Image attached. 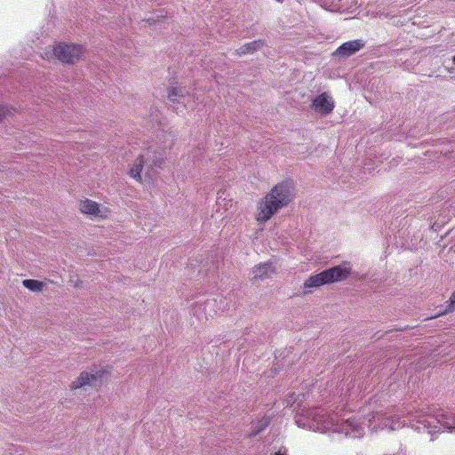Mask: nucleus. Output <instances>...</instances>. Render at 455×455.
Listing matches in <instances>:
<instances>
[{
    "label": "nucleus",
    "instance_id": "1",
    "mask_svg": "<svg viewBox=\"0 0 455 455\" xmlns=\"http://www.w3.org/2000/svg\"><path fill=\"white\" fill-rule=\"evenodd\" d=\"M296 188L292 179L276 183L257 204L256 220L264 224L295 198Z\"/></svg>",
    "mask_w": 455,
    "mask_h": 455
},
{
    "label": "nucleus",
    "instance_id": "2",
    "mask_svg": "<svg viewBox=\"0 0 455 455\" xmlns=\"http://www.w3.org/2000/svg\"><path fill=\"white\" fill-rule=\"evenodd\" d=\"M364 421L355 416L339 421L332 416L322 415L314 419L311 427L319 433L333 432L344 434L349 438H362L364 435Z\"/></svg>",
    "mask_w": 455,
    "mask_h": 455
},
{
    "label": "nucleus",
    "instance_id": "3",
    "mask_svg": "<svg viewBox=\"0 0 455 455\" xmlns=\"http://www.w3.org/2000/svg\"><path fill=\"white\" fill-rule=\"evenodd\" d=\"M352 272L349 261L328 267L318 274L310 275L304 283L307 289L318 288L324 284H331L346 280Z\"/></svg>",
    "mask_w": 455,
    "mask_h": 455
},
{
    "label": "nucleus",
    "instance_id": "4",
    "mask_svg": "<svg viewBox=\"0 0 455 455\" xmlns=\"http://www.w3.org/2000/svg\"><path fill=\"white\" fill-rule=\"evenodd\" d=\"M188 96V91L185 86L178 83L169 85L166 89L167 101L165 102L168 109L178 115L183 114L186 110Z\"/></svg>",
    "mask_w": 455,
    "mask_h": 455
},
{
    "label": "nucleus",
    "instance_id": "5",
    "mask_svg": "<svg viewBox=\"0 0 455 455\" xmlns=\"http://www.w3.org/2000/svg\"><path fill=\"white\" fill-rule=\"evenodd\" d=\"M85 50L79 44L59 43L53 46V54L63 64H74L84 57Z\"/></svg>",
    "mask_w": 455,
    "mask_h": 455
},
{
    "label": "nucleus",
    "instance_id": "6",
    "mask_svg": "<svg viewBox=\"0 0 455 455\" xmlns=\"http://www.w3.org/2000/svg\"><path fill=\"white\" fill-rule=\"evenodd\" d=\"M365 46V41L363 39H354L341 44L335 51L331 52V59L340 63L342 60L355 55Z\"/></svg>",
    "mask_w": 455,
    "mask_h": 455
},
{
    "label": "nucleus",
    "instance_id": "7",
    "mask_svg": "<svg viewBox=\"0 0 455 455\" xmlns=\"http://www.w3.org/2000/svg\"><path fill=\"white\" fill-rule=\"evenodd\" d=\"M310 108L322 116L331 114L335 108V101L329 92H323L314 97Z\"/></svg>",
    "mask_w": 455,
    "mask_h": 455
},
{
    "label": "nucleus",
    "instance_id": "8",
    "mask_svg": "<svg viewBox=\"0 0 455 455\" xmlns=\"http://www.w3.org/2000/svg\"><path fill=\"white\" fill-rule=\"evenodd\" d=\"M379 11L380 19L394 27L398 25V0H384Z\"/></svg>",
    "mask_w": 455,
    "mask_h": 455
},
{
    "label": "nucleus",
    "instance_id": "9",
    "mask_svg": "<svg viewBox=\"0 0 455 455\" xmlns=\"http://www.w3.org/2000/svg\"><path fill=\"white\" fill-rule=\"evenodd\" d=\"M104 375V371H97L94 373L86 371H82L79 376L71 382L70 388L75 390L84 387H92Z\"/></svg>",
    "mask_w": 455,
    "mask_h": 455
},
{
    "label": "nucleus",
    "instance_id": "10",
    "mask_svg": "<svg viewBox=\"0 0 455 455\" xmlns=\"http://www.w3.org/2000/svg\"><path fill=\"white\" fill-rule=\"evenodd\" d=\"M368 423L369 427L394 431L395 429L397 420L395 417L380 418L378 415H372L370 419H368Z\"/></svg>",
    "mask_w": 455,
    "mask_h": 455
},
{
    "label": "nucleus",
    "instance_id": "11",
    "mask_svg": "<svg viewBox=\"0 0 455 455\" xmlns=\"http://www.w3.org/2000/svg\"><path fill=\"white\" fill-rule=\"evenodd\" d=\"M403 417L409 418V424L412 427H416L417 429L420 428H428L430 426V421L426 418L424 414H422L421 411H409L406 414H403Z\"/></svg>",
    "mask_w": 455,
    "mask_h": 455
},
{
    "label": "nucleus",
    "instance_id": "12",
    "mask_svg": "<svg viewBox=\"0 0 455 455\" xmlns=\"http://www.w3.org/2000/svg\"><path fill=\"white\" fill-rule=\"evenodd\" d=\"M266 45L264 39H257L251 42L246 43L235 51V55L243 56L246 54H252L257 51L261 50Z\"/></svg>",
    "mask_w": 455,
    "mask_h": 455
},
{
    "label": "nucleus",
    "instance_id": "13",
    "mask_svg": "<svg viewBox=\"0 0 455 455\" xmlns=\"http://www.w3.org/2000/svg\"><path fill=\"white\" fill-rule=\"evenodd\" d=\"M273 267L270 262H262L252 268L253 280H265L273 273Z\"/></svg>",
    "mask_w": 455,
    "mask_h": 455
},
{
    "label": "nucleus",
    "instance_id": "14",
    "mask_svg": "<svg viewBox=\"0 0 455 455\" xmlns=\"http://www.w3.org/2000/svg\"><path fill=\"white\" fill-rule=\"evenodd\" d=\"M145 159L142 155H140L134 161L133 164L130 167L128 174L129 176L138 182H141L142 177L141 172L145 165Z\"/></svg>",
    "mask_w": 455,
    "mask_h": 455
},
{
    "label": "nucleus",
    "instance_id": "15",
    "mask_svg": "<svg viewBox=\"0 0 455 455\" xmlns=\"http://www.w3.org/2000/svg\"><path fill=\"white\" fill-rule=\"evenodd\" d=\"M80 211L87 215L98 216L100 212V204L95 201L85 199L80 203Z\"/></svg>",
    "mask_w": 455,
    "mask_h": 455
},
{
    "label": "nucleus",
    "instance_id": "16",
    "mask_svg": "<svg viewBox=\"0 0 455 455\" xmlns=\"http://www.w3.org/2000/svg\"><path fill=\"white\" fill-rule=\"evenodd\" d=\"M397 225H396V222L395 221H391V223L389 224V226L387 227V241L388 243V245H387V250H390L392 251L394 248H396L398 245H397V233H398V229H397ZM391 251H389L390 253Z\"/></svg>",
    "mask_w": 455,
    "mask_h": 455
},
{
    "label": "nucleus",
    "instance_id": "17",
    "mask_svg": "<svg viewBox=\"0 0 455 455\" xmlns=\"http://www.w3.org/2000/svg\"><path fill=\"white\" fill-rule=\"evenodd\" d=\"M270 424L269 417H263L256 423L252 424L249 436L253 437L261 434Z\"/></svg>",
    "mask_w": 455,
    "mask_h": 455
},
{
    "label": "nucleus",
    "instance_id": "18",
    "mask_svg": "<svg viewBox=\"0 0 455 455\" xmlns=\"http://www.w3.org/2000/svg\"><path fill=\"white\" fill-rule=\"evenodd\" d=\"M288 353L289 351H287L286 349L282 351L276 350L275 352V359L276 361V363L273 371L275 374H277L281 370L283 369Z\"/></svg>",
    "mask_w": 455,
    "mask_h": 455
},
{
    "label": "nucleus",
    "instance_id": "19",
    "mask_svg": "<svg viewBox=\"0 0 455 455\" xmlns=\"http://www.w3.org/2000/svg\"><path fill=\"white\" fill-rule=\"evenodd\" d=\"M22 285L33 292H40L44 287V283L37 279H24L22 281Z\"/></svg>",
    "mask_w": 455,
    "mask_h": 455
},
{
    "label": "nucleus",
    "instance_id": "20",
    "mask_svg": "<svg viewBox=\"0 0 455 455\" xmlns=\"http://www.w3.org/2000/svg\"><path fill=\"white\" fill-rule=\"evenodd\" d=\"M215 303H216L215 299H207L204 302V304H200V307L203 306V310L205 313L206 318L208 316H212V312L215 313V310L213 309Z\"/></svg>",
    "mask_w": 455,
    "mask_h": 455
},
{
    "label": "nucleus",
    "instance_id": "21",
    "mask_svg": "<svg viewBox=\"0 0 455 455\" xmlns=\"http://www.w3.org/2000/svg\"><path fill=\"white\" fill-rule=\"evenodd\" d=\"M442 425L447 430L455 432V417H445L442 421Z\"/></svg>",
    "mask_w": 455,
    "mask_h": 455
},
{
    "label": "nucleus",
    "instance_id": "22",
    "mask_svg": "<svg viewBox=\"0 0 455 455\" xmlns=\"http://www.w3.org/2000/svg\"><path fill=\"white\" fill-rule=\"evenodd\" d=\"M13 114L12 108L0 104V123Z\"/></svg>",
    "mask_w": 455,
    "mask_h": 455
},
{
    "label": "nucleus",
    "instance_id": "23",
    "mask_svg": "<svg viewBox=\"0 0 455 455\" xmlns=\"http://www.w3.org/2000/svg\"><path fill=\"white\" fill-rule=\"evenodd\" d=\"M166 18V15L161 12V14H156L147 19V22L149 26H154L158 22H161Z\"/></svg>",
    "mask_w": 455,
    "mask_h": 455
},
{
    "label": "nucleus",
    "instance_id": "24",
    "mask_svg": "<svg viewBox=\"0 0 455 455\" xmlns=\"http://www.w3.org/2000/svg\"><path fill=\"white\" fill-rule=\"evenodd\" d=\"M454 309H455V291L452 292V294L450 298L449 305L445 308L444 312H443L442 314H447V313L452 312Z\"/></svg>",
    "mask_w": 455,
    "mask_h": 455
},
{
    "label": "nucleus",
    "instance_id": "25",
    "mask_svg": "<svg viewBox=\"0 0 455 455\" xmlns=\"http://www.w3.org/2000/svg\"><path fill=\"white\" fill-rule=\"evenodd\" d=\"M164 159H156L153 162V165L155 167L161 168L162 165L164 164Z\"/></svg>",
    "mask_w": 455,
    "mask_h": 455
},
{
    "label": "nucleus",
    "instance_id": "26",
    "mask_svg": "<svg viewBox=\"0 0 455 455\" xmlns=\"http://www.w3.org/2000/svg\"><path fill=\"white\" fill-rule=\"evenodd\" d=\"M271 455H287V451L286 449H279L278 451L273 452Z\"/></svg>",
    "mask_w": 455,
    "mask_h": 455
},
{
    "label": "nucleus",
    "instance_id": "27",
    "mask_svg": "<svg viewBox=\"0 0 455 455\" xmlns=\"http://www.w3.org/2000/svg\"><path fill=\"white\" fill-rule=\"evenodd\" d=\"M452 60L455 63V55L453 56Z\"/></svg>",
    "mask_w": 455,
    "mask_h": 455
}]
</instances>
